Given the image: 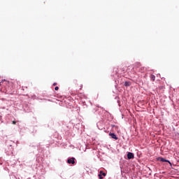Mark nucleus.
<instances>
[{
    "instance_id": "f257e3e1",
    "label": "nucleus",
    "mask_w": 179,
    "mask_h": 179,
    "mask_svg": "<svg viewBox=\"0 0 179 179\" xmlns=\"http://www.w3.org/2000/svg\"><path fill=\"white\" fill-rule=\"evenodd\" d=\"M157 160H159V162H162V163H169V164H171V163L170 162V161L165 159L163 157H158Z\"/></svg>"
},
{
    "instance_id": "f03ea898",
    "label": "nucleus",
    "mask_w": 179,
    "mask_h": 179,
    "mask_svg": "<svg viewBox=\"0 0 179 179\" xmlns=\"http://www.w3.org/2000/svg\"><path fill=\"white\" fill-rule=\"evenodd\" d=\"M67 163L69 164H75V158L74 157H71V158L67 160Z\"/></svg>"
},
{
    "instance_id": "7ed1b4c3",
    "label": "nucleus",
    "mask_w": 179,
    "mask_h": 179,
    "mask_svg": "<svg viewBox=\"0 0 179 179\" xmlns=\"http://www.w3.org/2000/svg\"><path fill=\"white\" fill-rule=\"evenodd\" d=\"M109 136H111L112 139H115V141L118 140V137H117V135L114 133H110Z\"/></svg>"
},
{
    "instance_id": "20e7f679",
    "label": "nucleus",
    "mask_w": 179,
    "mask_h": 179,
    "mask_svg": "<svg viewBox=\"0 0 179 179\" xmlns=\"http://www.w3.org/2000/svg\"><path fill=\"white\" fill-rule=\"evenodd\" d=\"M134 153H132V152H128L127 153V159L131 160V159H134Z\"/></svg>"
},
{
    "instance_id": "39448f33",
    "label": "nucleus",
    "mask_w": 179,
    "mask_h": 179,
    "mask_svg": "<svg viewBox=\"0 0 179 179\" xmlns=\"http://www.w3.org/2000/svg\"><path fill=\"white\" fill-rule=\"evenodd\" d=\"M130 85H131V82L126 81L124 83V86L128 87V86H130Z\"/></svg>"
},
{
    "instance_id": "423d86ee",
    "label": "nucleus",
    "mask_w": 179,
    "mask_h": 179,
    "mask_svg": "<svg viewBox=\"0 0 179 179\" xmlns=\"http://www.w3.org/2000/svg\"><path fill=\"white\" fill-rule=\"evenodd\" d=\"M155 79H156V76H155V75H151V80H152L153 82H155Z\"/></svg>"
},
{
    "instance_id": "0eeeda50",
    "label": "nucleus",
    "mask_w": 179,
    "mask_h": 179,
    "mask_svg": "<svg viewBox=\"0 0 179 179\" xmlns=\"http://www.w3.org/2000/svg\"><path fill=\"white\" fill-rule=\"evenodd\" d=\"M99 173L100 174H101V176H103V177H106V173H103L102 171H101Z\"/></svg>"
},
{
    "instance_id": "6e6552de",
    "label": "nucleus",
    "mask_w": 179,
    "mask_h": 179,
    "mask_svg": "<svg viewBox=\"0 0 179 179\" xmlns=\"http://www.w3.org/2000/svg\"><path fill=\"white\" fill-rule=\"evenodd\" d=\"M3 82H6V85H9V81H6V80H2L1 83H3Z\"/></svg>"
},
{
    "instance_id": "1a4fd4ad",
    "label": "nucleus",
    "mask_w": 179,
    "mask_h": 179,
    "mask_svg": "<svg viewBox=\"0 0 179 179\" xmlns=\"http://www.w3.org/2000/svg\"><path fill=\"white\" fill-rule=\"evenodd\" d=\"M98 177H99V179H103V175H101V173H99L98 175Z\"/></svg>"
},
{
    "instance_id": "9d476101",
    "label": "nucleus",
    "mask_w": 179,
    "mask_h": 179,
    "mask_svg": "<svg viewBox=\"0 0 179 179\" xmlns=\"http://www.w3.org/2000/svg\"><path fill=\"white\" fill-rule=\"evenodd\" d=\"M59 90V87H55V90Z\"/></svg>"
},
{
    "instance_id": "9b49d317",
    "label": "nucleus",
    "mask_w": 179,
    "mask_h": 179,
    "mask_svg": "<svg viewBox=\"0 0 179 179\" xmlns=\"http://www.w3.org/2000/svg\"><path fill=\"white\" fill-rule=\"evenodd\" d=\"M13 124L15 125L16 124V121H13Z\"/></svg>"
},
{
    "instance_id": "f8f14e48",
    "label": "nucleus",
    "mask_w": 179,
    "mask_h": 179,
    "mask_svg": "<svg viewBox=\"0 0 179 179\" xmlns=\"http://www.w3.org/2000/svg\"><path fill=\"white\" fill-rule=\"evenodd\" d=\"M53 86H57V83H53Z\"/></svg>"
},
{
    "instance_id": "ddd939ff",
    "label": "nucleus",
    "mask_w": 179,
    "mask_h": 179,
    "mask_svg": "<svg viewBox=\"0 0 179 179\" xmlns=\"http://www.w3.org/2000/svg\"><path fill=\"white\" fill-rule=\"evenodd\" d=\"M0 86H1V83H0Z\"/></svg>"
}]
</instances>
